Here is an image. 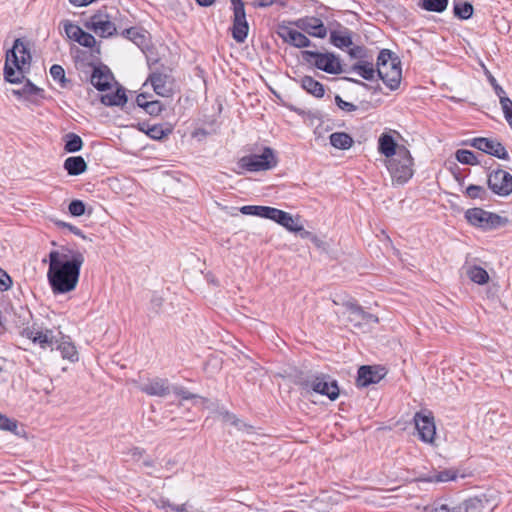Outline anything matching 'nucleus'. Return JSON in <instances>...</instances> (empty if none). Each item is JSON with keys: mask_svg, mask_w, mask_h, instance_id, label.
<instances>
[{"mask_svg": "<svg viewBox=\"0 0 512 512\" xmlns=\"http://www.w3.org/2000/svg\"><path fill=\"white\" fill-rule=\"evenodd\" d=\"M64 150L68 153H75L82 149L83 141L81 137L75 133H68L64 136Z\"/></svg>", "mask_w": 512, "mask_h": 512, "instance_id": "obj_35", "label": "nucleus"}, {"mask_svg": "<svg viewBox=\"0 0 512 512\" xmlns=\"http://www.w3.org/2000/svg\"><path fill=\"white\" fill-rule=\"evenodd\" d=\"M197 4L203 7L211 6L215 0H196Z\"/></svg>", "mask_w": 512, "mask_h": 512, "instance_id": "obj_64", "label": "nucleus"}, {"mask_svg": "<svg viewBox=\"0 0 512 512\" xmlns=\"http://www.w3.org/2000/svg\"><path fill=\"white\" fill-rule=\"evenodd\" d=\"M84 256L79 251L53 250L49 253L47 278L54 293L64 294L77 286Z\"/></svg>", "mask_w": 512, "mask_h": 512, "instance_id": "obj_1", "label": "nucleus"}, {"mask_svg": "<svg viewBox=\"0 0 512 512\" xmlns=\"http://www.w3.org/2000/svg\"><path fill=\"white\" fill-rule=\"evenodd\" d=\"M141 391L158 397H166L171 394V385L167 379L154 378L141 386Z\"/></svg>", "mask_w": 512, "mask_h": 512, "instance_id": "obj_22", "label": "nucleus"}, {"mask_svg": "<svg viewBox=\"0 0 512 512\" xmlns=\"http://www.w3.org/2000/svg\"><path fill=\"white\" fill-rule=\"evenodd\" d=\"M465 218L473 226L482 229H493L505 225L508 220L482 208H471L465 212Z\"/></svg>", "mask_w": 512, "mask_h": 512, "instance_id": "obj_8", "label": "nucleus"}, {"mask_svg": "<svg viewBox=\"0 0 512 512\" xmlns=\"http://www.w3.org/2000/svg\"><path fill=\"white\" fill-rule=\"evenodd\" d=\"M343 306L348 313V320L353 323L355 327L361 326L362 324L378 322V318L375 315L365 312L363 308L354 301H347Z\"/></svg>", "mask_w": 512, "mask_h": 512, "instance_id": "obj_18", "label": "nucleus"}, {"mask_svg": "<svg viewBox=\"0 0 512 512\" xmlns=\"http://www.w3.org/2000/svg\"><path fill=\"white\" fill-rule=\"evenodd\" d=\"M0 429L14 432L17 429V422L0 413Z\"/></svg>", "mask_w": 512, "mask_h": 512, "instance_id": "obj_51", "label": "nucleus"}, {"mask_svg": "<svg viewBox=\"0 0 512 512\" xmlns=\"http://www.w3.org/2000/svg\"><path fill=\"white\" fill-rule=\"evenodd\" d=\"M352 70L357 72L365 80H373L375 69L373 64L367 61H359L352 66Z\"/></svg>", "mask_w": 512, "mask_h": 512, "instance_id": "obj_36", "label": "nucleus"}, {"mask_svg": "<svg viewBox=\"0 0 512 512\" xmlns=\"http://www.w3.org/2000/svg\"><path fill=\"white\" fill-rule=\"evenodd\" d=\"M428 512H462V510L460 503L450 499H440L432 504Z\"/></svg>", "mask_w": 512, "mask_h": 512, "instance_id": "obj_30", "label": "nucleus"}, {"mask_svg": "<svg viewBox=\"0 0 512 512\" xmlns=\"http://www.w3.org/2000/svg\"><path fill=\"white\" fill-rule=\"evenodd\" d=\"M302 56L306 62L328 74L338 75L343 71L340 58L334 53L306 50L302 52Z\"/></svg>", "mask_w": 512, "mask_h": 512, "instance_id": "obj_6", "label": "nucleus"}, {"mask_svg": "<svg viewBox=\"0 0 512 512\" xmlns=\"http://www.w3.org/2000/svg\"><path fill=\"white\" fill-rule=\"evenodd\" d=\"M171 393L175 394L183 400H190L196 397L195 394L189 392L181 386H171Z\"/></svg>", "mask_w": 512, "mask_h": 512, "instance_id": "obj_53", "label": "nucleus"}, {"mask_svg": "<svg viewBox=\"0 0 512 512\" xmlns=\"http://www.w3.org/2000/svg\"><path fill=\"white\" fill-rule=\"evenodd\" d=\"M350 57L352 58H363L365 57V49L361 46H354L352 48H350V50L348 51Z\"/></svg>", "mask_w": 512, "mask_h": 512, "instance_id": "obj_56", "label": "nucleus"}, {"mask_svg": "<svg viewBox=\"0 0 512 512\" xmlns=\"http://www.w3.org/2000/svg\"><path fill=\"white\" fill-rule=\"evenodd\" d=\"M43 92L31 82H27L20 90H14L13 93L23 97L37 96Z\"/></svg>", "mask_w": 512, "mask_h": 512, "instance_id": "obj_46", "label": "nucleus"}, {"mask_svg": "<svg viewBox=\"0 0 512 512\" xmlns=\"http://www.w3.org/2000/svg\"><path fill=\"white\" fill-rule=\"evenodd\" d=\"M454 15L462 20H467L473 15V6L469 2H458L453 7Z\"/></svg>", "mask_w": 512, "mask_h": 512, "instance_id": "obj_39", "label": "nucleus"}, {"mask_svg": "<svg viewBox=\"0 0 512 512\" xmlns=\"http://www.w3.org/2000/svg\"><path fill=\"white\" fill-rule=\"evenodd\" d=\"M50 75L54 81L58 82L61 88H66L69 80L65 76V70L61 65L54 64L50 68Z\"/></svg>", "mask_w": 512, "mask_h": 512, "instance_id": "obj_41", "label": "nucleus"}, {"mask_svg": "<svg viewBox=\"0 0 512 512\" xmlns=\"http://www.w3.org/2000/svg\"><path fill=\"white\" fill-rule=\"evenodd\" d=\"M353 143V138L345 132H335L330 135V144L337 149L347 150Z\"/></svg>", "mask_w": 512, "mask_h": 512, "instance_id": "obj_32", "label": "nucleus"}, {"mask_svg": "<svg viewBox=\"0 0 512 512\" xmlns=\"http://www.w3.org/2000/svg\"><path fill=\"white\" fill-rule=\"evenodd\" d=\"M277 33L284 42L297 48L309 47L311 44L307 36L286 24L279 25Z\"/></svg>", "mask_w": 512, "mask_h": 512, "instance_id": "obj_19", "label": "nucleus"}, {"mask_svg": "<svg viewBox=\"0 0 512 512\" xmlns=\"http://www.w3.org/2000/svg\"><path fill=\"white\" fill-rule=\"evenodd\" d=\"M64 169L69 175L77 176L84 173L87 164L81 156H71L64 161Z\"/></svg>", "mask_w": 512, "mask_h": 512, "instance_id": "obj_28", "label": "nucleus"}, {"mask_svg": "<svg viewBox=\"0 0 512 512\" xmlns=\"http://www.w3.org/2000/svg\"><path fill=\"white\" fill-rule=\"evenodd\" d=\"M275 2V0H255L254 6L255 7H268L272 5Z\"/></svg>", "mask_w": 512, "mask_h": 512, "instance_id": "obj_61", "label": "nucleus"}, {"mask_svg": "<svg viewBox=\"0 0 512 512\" xmlns=\"http://www.w3.org/2000/svg\"><path fill=\"white\" fill-rule=\"evenodd\" d=\"M269 220L278 223L290 232L298 233L300 237L302 236V232L305 231L303 225L300 223L299 217H293L290 213L274 207L272 208Z\"/></svg>", "mask_w": 512, "mask_h": 512, "instance_id": "obj_17", "label": "nucleus"}, {"mask_svg": "<svg viewBox=\"0 0 512 512\" xmlns=\"http://www.w3.org/2000/svg\"><path fill=\"white\" fill-rule=\"evenodd\" d=\"M465 272L467 277L478 285H484L489 282L488 272L481 266L478 265H467L465 266Z\"/></svg>", "mask_w": 512, "mask_h": 512, "instance_id": "obj_27", "label": "nucleus"}, {"mask_svg": "<svg viewBox=\"0 0 512 512\" xmlns=\"http://www.w3.org/2000/svg\"><path fill=\"white\" fill-rule=\"evenodd\" d=\"M94 0H69V2L74 6H87L88 4L92 3Z\"/></svg>", "mask_w": 512, "mask_h": 512, "instance_id": "obj_62", "label": "nucleus"}, {"mask_svg": "<svg viewBox=\"0 0 512 512\" xmlns=\"http://www.w3.org/2000/svg\"><path fill=\"white\" fill-rule=\"evenodd\" d=\"M384 369L371 366H361L358 370L357 385L367 387L378 383L384 377Z\"/></svg>", "mask_w": 512, "mask_h": 512, "instance_id": "obj_21", "label": "nucleus"}, {"mask_svg": "<svg viewBox=\"0 0 512 512\" xmlns=\"http://www.w3.org/2000/svg\"><path fill=\"white\" fill-rule=\"evenodd\" d=\"M277 164L278 160L273 149L265 147L261 154H251L241 157L237 162V167L239 168L237 173L242 174L243 171H267L275 168Z\"/></svg>", "mask_w": 512, "mask_h": 512, "instance_id": "obj_5", "label": "nucleus"}, {"mask_svg": "<svg viewBox=\"0 0 512 512\" xmlns=\"http://www.w3.org/2000/svg\"><path fill=\"white\" fill-rule=\"evenodd\" d=\"M127 97L123 89H118L115 93L105 94L101 97V102L106 106L123 105Z\"/></svg>", "mask_w": 512, "mask_h": 512, "instance_id": "obj_37", "label": "nucleus"}, {"mask_svg": "<svg viewBox=\"0 0 512 512\" xmlns=\"http://www.w3.org/2000/svg\"><path fill=\"white\" fill-rule=\"evenodd\" d=\"M301 87L308 92L309 94L322 98L324 96L325 90L324 86L317 80H315L311 76H304L300 79Z\"/></svg>", "mask_w": 512, "mask_h": 512, "instance_id": "obj_29", "label": "nucleus"}, {"mask_svg": "<svg viewBox=\"0 0 512 512\" xmlns=\"http://www.w3.org/2000/svg\"><path fill=\"white\" fill-rule=\"evenodd\" d=\"M58 225L69 229L75 235H79L81 237H84L83 234H82V231L78 227H76V226H73V225L65 223V222H59Z\"/></svg>", "mask_w": 512, "mask_h": 512, "instance_id": "obj_58", "label": "nucleus"}, {"mask_svg": "<svg viewBox=\"0 0 512 512\" xmlns=\"http://www.w3.org/2000/svg\"><path fill=\"white\" fill-rule=\"evenodd\" d=\"M149 102L150 100L148 99V96L145 94H139L136 98V104L138 108L144 109V104Z\"/></svg>", "mask_w": 512, "mask_h": 512, "instance_id": "obj_59", "label": "nucleus"}, {"mask_svg": "<svg viewBox=\"0 0 512 512\" xmlns=\"http://www.w3.org/2000/svg\"><path fill=\"white\" fill-rule=\"evenodd\" d=\"M233 23H248L243 0H231Z\"/></svg>", "mask_w": 512, "mask_h": 512, "instance_id": "obj_40", "label": "nucleus"}, {"mask_svg": "<svg viewBox=\"0 0 512 512\" xmlns=\"http://www.w3.org/2000/svg\"><path fill=\"white\" fill-rule=\"evenodd\" d=\"M138 129L140 132H145L146 135L154 140H161L172 132L170 128H164L160 124L148 127L143 123L138 125Z\"/></svg>", "mask_w": 512, "mask_h": 512, "instance_id": "obj_31", "label": "nucleus"}, {"mask_svg": "<svg viewBox=\"0 0 512 512\" xmlns=\"http://www.w3.org/2000/svg\"><path fill=\"white\" fill-rule=\"evenodd\" d=\"M448 6V0H421L420 7L429 12L442 13Z\"/></svg>", "mask_w": 512, "mask_h": 512, "instance_id": "obj_38", "label": "nucleus"}, {"mask_svg": "<svg viewBox=\"0 0 512 512\" xmlns=\"http://www.w3.org/2000/svg\"><path fill=\"white\" fill-rule=\"evenodd\" d=\"M143 110L151 116H158L164 110V106L160 101L152 99L144 104Z\"/></svg>", "mask_w": 512, "mask_h": 512, "instance_id": "obj_48", "label": "nucleus"}, {"mask_svg": "<svg viewBox=\"0 0 512 512\" xmlns=\"http://www.w3.org/2000/svg\"><path fill=\"white\" fill-rule=\"evenodd\" d=\"M296 27L312 37L325 38L328 34V24L325 25L323 21L316 17H304L294 22Z\"/></svg>", "mask_w": 512, "mask_h": 512, "instance_id": "obj_16", "label": "nucleus"}, {"mask_svg": "<svg viewBox=\"0 0 512 512\" xmlns=\"http://www.w3.org/2000/svg\"><path fill=\"white\" fill-rule=\"evenodd\" d=\"M87 70L83 71L86 74V80L99 91H106L111 88L114 80L113 74L106 65L88 64Z\"/></svg>", "mask_w": 512, "mask_h": 512, "instance_id": "obj_10", "label": "nucleus"}, {"mask_svg": "<svg viewBox=\"0 0 512 512\" xmlns=\"http://www.w3.org/2000/svg\"><path fill=\"white\" fill-rule=\"evenodd\" d=\"M465 194L471 199H484L486 198L487 192L484 187L479 185H469L466 188Z\"/></svg>", "mask_w": 512, "mask_h": 512, "instance_id": "obj_47", "label": "nucleus"}, {"mask_svg": "<svg viewBox=\"0 0 512 512\" xmlns=\"http://www.w3.org/2000/svg\"><path fill=\"white\" fill-rule=\"evenodd\" d=\"M462 512L493 511L497 502L491 500L486 494L470 497L460 503Z\"/></svg>", "mask_w": 512, "mask_h": 512, "instance_id": "obj_20", "label": "nucleus"}, {"mask_svg": "<svg viewBox=\"0 0 512 512\" xmlns=\"http://www.w3.org/2000/svg\"><path fill=\"white\" fill-rule=\"evenodd\" d=\"M149 81L156 94L162 97H170L173 94V84L170 78L162 73H153Z\"/></svg>", "mask_w": 512, "mask_h": 512, "instance_id": "obj_24", "label": "nucleus"}, {"mask_svg": "<svg viewBox=\"0 0 512 512\" xmlns=\"http://www.w3.org/2000/svg\"><path fill=\"white\" fill-rule=\"evenodd\" d=\"M501 109L503 111V114H507L509 112H512V100L508 98H502L500 101Z\"/></svg>", "mask_w": 512, "mask_h": 512, "instance_id": "obj_57", "label": "nucleus"}, {"mask_svg": "<svg viewBox=\"0 0 512 512\" xmlns=\"http://www.w3.org/2000/svg\"><path fill=\"white\" fill-rule=\"evenodd\" d=\"M330 43L339 48L345 49L352 46V32L337 21L328 22Z\"/></svg>", "mask_w": 512, "mask_h": 512, "instance_id": "obj_15", "label": "nucleus"}, {"mask_svg": "<svg viewBox=\"0 0 512 512\" xmlns=\"http://www.w3.org/2000/svg\"><path fill=\"white\" fill-rule=\"evenodd\" d=\"M469 145L498 159L509 160L506 148L497 139L478 137L470 140Z\"/></svg>", "mask_w": 512, "mask_h": 512, "instance_id": "obj_12", "label": "nucleus"}, {"mask_svg": "<svg viewBox=\"0 0 512 512\" xmlns=\"http://www.w3.org/2000/svg\"><path fill=\"white\" fill-rule=\"evenodd\" d=\"M377 73L388 88L396 90L402 79L399 58L388 49L381 50L377 58Z\"/></svg>", "mask_w": 512, "mask_h": 512, "instance_id": "obj_3", "label": "nucleus"}, {"mask_svg": "<svg viewBox=\"0 0 512 512\" xmlns=\"http://www.w3.org/2000/svg\"><path fill=\"white\" fill-rule=\"evenodd\" d=\"M385 166L393 184L403 185L414 174V160L407 147H400L397 155L389 158V160H385Z\"/></svg>", "mask_w": 512, "mask_h": 512, "instance_id": "obj_4", "label": "nucleus"}, {"mask_svg": "<svg viewBox=\"0 0 512 512\" xmlns=\"http://www.w3.org/2000/svg\"><path fill=\"white\" fill-rule=\"evenodd\" d=\"M130 41L138 47L148 60L151 59L149 54L151 52L152 45L148 31L130 27Z\"/></svg>", "mask_w": 512, "mask_h": 512, "instance_id": "obj_23", "label": "nucleus"}, {"mask_svg": "<svg viewBox=\"0 0 512 512\" xmlns=\"http://www.w3.org/2000/svg\"><path fill=\"white\" fill-rule=\"evenodd\" d=\"M456 159L466 165H477L479 163L475 154L470 150L460 149L456 152Z\"/></svg>", "mask_w": 512, "mask_h": 512, "instance_id": "obj_44", "label": "nucleus"}, {"mask_svg": "<svg viewBox=\"0 0 512 512\" xmlns=\"http://www.w3.org/2000/svg\"><path fill=\"white\" fill-rule=\"evenodd\" d=\"M223 418H224L225 421H228L232 425H235V426H238V424L240 422L239 419H237L235 415H233V414H231L229 412H225L223 414Z\"/></svg>", "mask_w": 512, "mask_h": 512, "instance_id": "obj_60", "label": "nucleus"}, {"mask_svg": "<svg viewBox=\"0 0 512 512\" xmlns=\"http://www.w3.org/2000/svg\"><path fill=\"white\" fill-rule=\"evenodd\" d=\"M301 238L309 239L319 249H326V242L310 231L305 230L302 232Z\"/></svg>", "mask_w": 512, "mask_h": 512, "instance_id": "obj_50", "label": "nucleus"}, {"mask_svg": "<svg viewBox=\"0 0 512 512\" xmlns=\"http://www.w3.org/2000/svg\"><path fill=\"white\" fill-rule=\"evenodd\" d=\"M400 147L405 146L398 144L390 133H382L378 139V152L385 160L397 155Z\"/></svg>", "mask_w": 512, "mask_h": 512, "instance_id": "obj_25", "label": "nucleus"}, {"mask_svg": "<svg viewBox=\"0 0 512 512\" xmlns=\"http://www.w3.org/2000/svg\"><path fill=\"white\" fill-rule=\"evenodd\" d=\"M63 27L67 37L75 42L79 39L80 34H82L84 31L78 25H75L68 20L63 22Z\"/></svg>", "mask_w": 512, "mask_h": 512, "instance_id": "obj_45", "label": "nucleus"}, {"mask_svg": "<svg viewBox=\"0 0 512 512\" xmlns=\"http://www.w3.org/2000/svg\"><path fill=\"white\" fill-rule=\"evenodd\" d=\"M84 25L87 29L92 30L101 37L112 36L116 31V27L111 22L109 15L101 10L93 14Z\"/></svg>", "mask_w": 512, "mask_h": 512, "instance_id": "obj_13", "label": "nucleus"}, {"mask_svg": "<svg viewBox=\"0 0 512 512\" xmlns=\"http://www.w3.org/2000/svg\"><path fill=\"white\" fill-rule=\"evenodd\" d=\"M457 477V473L454 470L446 469L440 472L435 473L434 475L427 478L429 482H448L455 480Z\"/></svg>", "mask_w": 512, "mask_h": 512, "instance_id": "obj_43", "label": "nucleus"}, {"mask_svg": "<svg viewBox=\"0 0 512 512\" xmlns=\"http://www.w3.org/2000/svg\"><path fill=\"white\" fill-rule=\"evenodd\" d=\"M21 335L31 340L34 344L39 345L42 349L53 350L55 345L59 342V335L55 334L51 329H40L36 324L27 326L21 331Z\"/></svg>", "mask_w": 512, "mask_h": 512, "instance_id": "obj_9", "label": "nucleus"}, {"mask_svg": "<svg viewBox=\"0 0 512 512\" xmlns=\"http://www.w3.org/2000/svg\"><path fill=\"white\" fill-rule=\"evenodd\" d=\"M273 207L246 205L240 208V212L244 215H253L261 218L269 219Z\"/></svg>", "mask_w": 512, "mask_h": 512, "instance_id": "obj_34", "label": "nucleus"}, {"mask_svg": "<svg viewBox=\"0 0 512 512\" xmlns=\"http://www.w3.org/2000/svg\"><path fill=\"white\" fill-rule=\"evenodd\" d=\"M57 349L60 351L63 359H67L71 362L78 361V352L76 347L72 342L66 340V338L61 334L59 335V342L55 345Z\"/></svg>", "mask_w": 512, "mask_h": 512, "instance_id": "obj_26", "label": "nucleus"}, {"mask_svg": "<svg viewBox=\"0 0 512 512\" xmlns=\"http://www.w3.org/2000/svg\"><path fill=\"white\" fill-rule=\"evenodd\" d=\"M12 286V279L7 272L0 268V290L7 291Z\"/></svg>", "mask_w": 512, "mask_h": 512, "instance_id": "obj_55", "label": "nucleus"}, {"mask_svg": "<svg viewBox=\"0 0 512 512\" xmlns=\"http://www.w3.org/2000/svg\"><path fill=\"white\" fill-rule=\"evenodd\" d=\"M130 458L139 468H150L154 466L153 460L145 455V451L140 448H134L130 451Z\"/></svg>", "mask_w": 512, "mask_h": 512, "instance_id": "obj_33", "label": "nucleus"}, {"mask_svg": "<svg viewBox=\"0 0 512 512\" xmlns=\"http://www.w3.org/2000/svg\"><path fill=\"white\" fill-rule=\"evenodd\" d=\"M303 389L312 390L321 395L327 396L330 400H336L339 396V387L335 380H330L323 374L308 377L300 382Z\"/></svg>", "mask_w": 512, "mask_h": 512, "instance_id": "obj_7", "label": "nucleus"}, {"mask_svg": "<svg viewBox=\"0 0 512 512\" xmlns=\"http://www.w3.org/2000/svg\"><path fill=\"white\" fill-rule=\"evenodd\" d=\"M414 422L419 438L425 443H433L436 427L431 413L417 412L414 416Z\"/></svg>", "mask_w": 512, "mask_h": 512, "instance_id": "obj_14", "label": "nucleus"}, {"mask_svg": "<svg viewBox=\"0 0 512 512\" xmlns=\"http://www.w3.org/2000/svg\"><path fill=\"white\" fill-rule=\"evenodd\" d=\"M31 54L20 38L14 41L13 47L6 52L4 67L5 80L10 83H19L24 78V72L29 68Z\"/></svg>", "mask_w": 512, "mask_h": 512, "instance_id": "obj_2", "label": "nucleus"}, {"mask_svg": "<svg viewBox=\"0 0 512 512\" xmlns=\"http://www.w3.org/2000/svg\"><path fill=\"white\" fill-rule=\"evenodd\" d=\"M249 31L248 23H233L232 36L237 43H243Z\"/></svg>", "mask_w": 512, "mask_h": 512, "instance_id": "obj_42", "label": "nucleus"}, {"mask_svg": "<svg viewBox=\"0 0 512 512\" xmlns=\"http://www.w3.org/2000/svg\"><path fill=\"white\" fill-rule=\"evenodd\" d=\"M337 106L345 112H353L357 110V106L351 102L343 100L339 95L335 97Z\"/></svg>", "mask_w": 512, "mask_h": 512, "instance_id": "obj_54", "label": "nucleus"}, {"mask_svg": "<svg viewBox=\"0 0 512 512\" xmlns=\"http://www.w3.org/2000/svg\"><path fill=\"white\" fill-rule=\"evenodd\" d=\"M494 91L496 95L499 97V102L501 101L502 98H508L506 96L504 89L500 85H495Z\"/></svg>", "mask_w": 512, "mask_h": 512, "instance_id": "obj_63", "label": "nucleus"}, {"mask_svg": "<svg viewBox=\"0 0 512 512\" xmlns=\"http://www.w3.org/2000/svg\"><path fill=\"white\" fill-rule=\"evenodd\" d=\"M76 42L87 48H92L96 44L94 36L85 31H83V33L80 34L79 39Z\"/></svg>", "mask_w": 512, "mask_h": 512, "instance_id": "obj_52", "label": "nucleus"}, {"mask_svg": "<svg viewBox=\"0 0 512 512\" xmlns=\"http://www.w3.org/2000/svg\"><path fill=\"white\" fill-rule=\"evenodd\" d=\"M489 189L502 197L512 194V174L509 172L497 169L489 173L487 178Z\"/></svg>", "mask_w": 512, "mask_h": 512, "instance_id": "obj_11", "label": "nucleus"}, {"mask_svg": "<svg viewBox=\"0 0 512 512\" xmlns=\"http://www.w3.org/2000/svg\"><path fill=\"white\" fill-rule=\"evenodd\" d=\"M68 209L71 215L79 217L85 213V204L81 200H73Z\"/></svg>", "mask_w": 512, "mask_h": 512, "instance_id": "obj_49", "label": "nucleus"}]
</instances>
